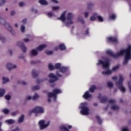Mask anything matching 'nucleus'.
I'll return each instance as SVG.
<instances>
[{
  "instance_id": "nucleus-1",
  "label": "nucleus",
  "mask_w": 131,
  "mask_h": 131,
  "mask_svg": "<svg viewBox=\"0 0 131 131\" xmlns=\"http://www.w3.org/2000/svg\"><path fill=\"white\" fill-rule=\"evenodd\" d=\"M125 55V59L123 61L124 65L128 63V60L131 59V46H128L126 49H123L120 51V56Z\"/></svg>"
},
{
  "instance_id": "nucleus-2",
  "label": "nucleus",
  "mask_w": 131,
  "mask_h": 131,
  "mask_svg": "<svg viewBox=\"0 0 131 131\" xmlns=\"http://www.w3.org/2000/svg\"><path fill=\"white\" fill-rule=\"evenodd\" d=\"M56 75H55L53 73H50L49 74L48 76L49 78H51L49 80L50 83H54L55 81H57V80H59V78L58 77H62V74H60L59 71L56 72Z\"/></svg>"
},
{
  "instance_id": "nucleus-3",
  "label": "nucleus",
  "mask_w": 131,
  "mask_h": 131,
  "mask_svg": "<svg viewBox=\"0 0 131 131\" xmlns=\"http://www.w3.org/2000/svg\"><path fill=\"white\" fill-rule=\"evenodd\" d=\"M80 109V113L82 115H89L90 114V108L88 106V103H82L81 104Z\"/></svg>"
},
{
  "instance_id": "nucleus-4",
  "label": "nucleus",
  "mask_w": 131,
  "mask_h": 131,
  "mask_svg": "<svg viewBox=\"0 0 131 131\" xmlns=\"http://www.w3.org/2000/svg\"><path fill=\"white\" fill-rule=\"evenodd\" d=\"M123 76L122 75H119V80L116 82V85L120 90L121 92L124 93L126 91L125 88L123 87Z\"/></svg>"
},
{
  "instance_id": "nucleus-5",
  "label": "nucleus",
  "mask_w": 131,
  "mask_h": 131,
  "mask_svg": "<svg viewBox=\"0 0 131 131\" xmlns=\"http://www.w3.org/2000/svg\"><path fill=\"white\" fill-rule=\"evenodd\" d=\"M0 24L2 25H4L6 29H8L10 32L12 33V34H14V31L13 30L12 27L10 26L9 23L6 22V20H5V19L2 18L1 17H0Z\"/></svg>"
},
{
  "instance_id": "nucleus-6",
  "label": "nucleus",
  "mask_w": 131,
  "mask_h": 131,
  "mask_svg": "<svg viewBox=\"0 0 131 131\" xmlns=\"http://www.w3.org/2000/svg\"><path fill=\"white\" fill-rule=\"evenodd\" d=\"M97 65H102L103 69H109L110 62L108 58L106 59L105 61L100 59L98 60V63H97Z\"/></svg>"
},
{
  "instance_id": "nucleus-7",
  "label": "nucleus",
  "mask_w": 131,
  "mask_h": 131,
  "mask_svg": "<svg viewBox=\"0 0 131 131\" xmlns=\"http://www.w3.org/2000/svg\"><path fill=\"white\" fill-rule=\"evenodd\" d=\"M43 108L40 106H36L32 111L29 112V115H31L32 113H44Z\"/></svg>"
},
{
  "instance_id": "nucleus-8",
  "label": "nucleus",
  "mask_w": 131,
  "mask_h": 131,
  "mask_svg": "<svg viewBox=\"0 0 131 131\" xmlns=\"http://www.w3.org/2000/svg\"><path fill=\"white\" fill-rule=\"evenodd\" d=\"M73 14L71 13H69L67 16V20L70 22H66L65 23L66 26H69V24H73Z\"/></svg>"
},
{
  "instance_id": "nucleus-9",
  "label": "nucleus",
  "mask_w": 131,
  "mask_h": 131,
  "mask_svg": "<svg viewBox=\"0 0 131 131\" xmlns=\"http://www.w3.org/2000/svg\"><path fill=\"white\" fill-rule=\"evenodd\" d=\"M106 54L108 56H111V57H113V58H118V57H120V51L116 54H114L112 51L110 50H107L105 51Z\"/></svg>"
},
{
  "instance_id": "nucleus-10",
  "label": "nucleus",
  "mask_w": 131,
  "mask_h": 131,
  "mask_svg": "<svg viewBox=\"0 0 131 131\" xmlns=\"http://www.w3.org/2000/svg\"><path fill=\"white\" fill-rule=\"evenodd\" d=\"M38 124L39 125L40 129H43V128H46V127L50 125V121H48L46 124V122L45 121V120H40L38 122Z\"/></svg>"
},
{
  "instance_id": "nucleus-11",
  "label": "nucleus",
  "mask_w": 131,
  "mask_h": 131,
  "mask_svg": "<svg viewBox=\"0 0 131 131\" xmlns=\"http://www.w3.org/2000/svg\"><path fill=\"white\" fill-rule=\"evenodd\" d=\"M106 42L108 43L113 42L114 43H118V39L116 37L110 36L106 38Z\"/></svg>"
},
{
  "instance_id": "nucleus-12",
  "label": "nucleus",
  "mask_w": 131,
  "mask_h": 131,
  "mask_svg": "<svg viewBox=\"0 0 131 131\" xmlns=\"http://www.w3.org/2000/svg\"><path fill=\"white\" fill-rule=\"evenodd\" d=\"M66 11H64L62 14L61 15L60 17L57 18V20H60L62 22H65L66 21Z\"/></svg>"
},
{
  "instance_id": "nucleus-13",
  "label": "nucleus",
  "mask_w": 131,
  "mask_h": 131,
  "mask_svg": "<svg viewBox=\"0 0 131 131\" xmlns=\"http://www.w3.org/2000/svg\"><path fill=\"white\" fill-rule=\"evenodd\" d=\"M17 45L21 49L23 53H26V47L24 45V43L21 42H18Z\"/></svg>"
},
{
  "instance_id": "nucleus-14",
  "label": "nucleus",
  "mask_w": 131,
  "mask_h": 131,
  "mask_svg": "<svg viewBox=\"0 0 131 131\" xmlns=\"http://www.w3.org/2000/svg\"><path fill=\"white\" fill-rule=\"evenodd\" d=\"M82 98H83L84 100H88V99L92 98V95L90 94V92H89V91H86L84 93V95L82 96Z\"/></svg>"
},
{
  "instance_id": "nucleus-15",
  "label": "nucleus",
  "mask_w": 131,
  "mask_h": 131,
  "mask_svg": "<svg viewBox=\"0 0 131 131\" xmlns=\"http://www.w3.org/2000/svg\"><path fill=\"white\" fill-rule=\"evenodd\" d=\"M6 67L9 71H11V70H13V69L16 68V65L12 64L11 63H8L6 65Z\"/></svg>"
},
{
  "instance_id": "nucleus-16",
  "label": "nucleus",
  "mask_w": 131,
  "mask_h": 131,
  "mask_svg": "<svg viewBox=\"0 0 131 131\" xmlns=\"http://www.w3.org/2000/svg\"><path fill=\"white\" fill-rule=\"evenodd\" d=\"M47 47V45L46 44H42L40 45H39L38 47L36 48V51H38L39 52H41L45 48Z\"/></svg>"
},
{
  "instance_id": "nucleus-17",
  "label": "nucleus",
  "mask_w": 131,
  "mask_h": 131,
  "mask_svg": "<svg viewBox=\"0 0 131 131\" xmlns=\"http://www.w3.org/2000/svg\"><path fill=\"white\" fill-rule=\"evenodd\" d=\"M52 97H54V101L56 102V101H57V95H55V93L54 92L48 93V98H52Z\"/></svg>"
},
{
  "instance_id": "nucleus-18",
  "label": "nucleus",
  "mask_w": 131,
  "mask_h": 131,
  "mask_svg": "<svg viewBox=\"0 0 131 131\" xmlns=\"http://www.w3.org/2000/svg\"><path fill=\"white\" fill-rule=\"evenodd\" d=\"M98 99L100 100L101 103H106V101H107V97H102L101 94L99 95Z\"/></svg>"
},
{
  "instance_id": "nucleus-19",
  "label": "nucleus",
  "mask_w": 131,
  "mask_h": 131,
  "mask_svg": "<svg viewBox=\"0 0 131 131\" xmlns=\"http://www.w3.org/2000/svg\"><path fill=\"white\" fill-rule=\"evenodd\" d=\"M113 73V71L112 70H107L106 72L105 71H102V74L103 75H109V74H112V73Z\"/></svg>"
},
{
  "instance_id": "nucleus-20",
  "label": "nucleus",
  "mask_w": 131,
  "mask_h": 131,
  "mask_svg": "<svg viewBox=\"0 0 131 131\" xmlns=\"http://www.w3.org/2000/svg\"><path fill=\"white\" fill-rule=\"evenodd\" d=\"M95 90H97V87L95 86V85H92L89 88V92H90V93H94Z\"/></svg>"
},
{
  "instance_id": "nucleus-21",
  "label": "nucleus",
  "mask_w": 131,
  "mask_h": 131,
  "mask_svg": "<svg viewBox=\"0 0 131 131\" xmlns=\"http://www.w3.org/2000/svg\"><path fill=\"white\" fill-rule=\"evenodd\" d=\"M97 13H94L93 14V16L90 17V21H95L97 19Z\"/></svg>"
},
{
  "instance_id": "nucleus-22",
  "label": "nucleus",
  "mask_w": 131,
  "mask_h": 131,
  "mask_svg": "<svg viewBox=\"0 0 131 131\" xmlns=\"http://www.w3.org/2000/svg\"><path fill=\"white\" fill-rule=\"evenodd\" d=\"M67 70H68V68L66 67H61L59 69V71L61 73H66V72H67Z\"/></svg>"
},
{
  "instance_id": "nucleus-23",
  "label": "nucleus",
  "mask_w": 131,
  "mask_h": 131,
  "mask_svg": "<svg viewBox=\"0 0 131 131\" xmlns=\"http://www.w3.org/2000/svg\"><path fill=\"white\" fill-rule=\"evenodd\" d=\"M53 92L54 93L55 96H57L58 94H62V91L60 89H54Z\"/></svg>"
},
{
  "instance_id": "nucleus-24",
  "label": "nucleus",
  "mask_w": 131,
  "mask_h": 131,
  "mask_svg": "<svg viewBox=\"0 0 131 131\" xmlns=\"http://www.w3.org/2000/svg\"><path fill=\"white\" fill-rule=\"evenodd\" d=\"M32 75L33 78H36L37 76H38V74L37 73H36V71H35V70H33L32 71Z\"/></svg>"
},
{
  "instance_id": "nucleus-25",
  "label": "nucleus",
  "mask_w": 131,
  "mask_h": 131,
  "mask_svg": "<svg viewBox=\"0 0 131 131\" xmlns=\"http://www.w3.org/2000/svg\"><path fill=\"white\" fill-rule=\"evenodd\" d=\"M59 49L61 51H64V50H66V46H65V45H64L63 43L59 44Z\"/></svg>"
},
{
  "instance_id": "nucleus-26",
  "label": "nucleus",
  "mask_w": 131,
  "mask_h": 131,
  "mask_svg": "<svg viewBox=\"0 0 131 131\" xmlns=\"http://www.w3.org/2000/svg\"><path fill=\"white\" fill-rule=\"evenodd\" d=\"M96 119H97V121L99 124H102V123H103V120L101 119V118L99 116H96Z\"/></svg>"
},
{
  "instance_id": "nucleus-27",
  "label": "nucleus",
  "mask_w": 131,
  "mask_h": 131,
  "mask_svg": "<svg viewBox=\"0 0 131 131\" xmlns=\"http://www.w3.org/2000/svg\"><path fill=\"white\" fill-rule=\"evenodd\" d=\"M38 3L40 4V5H43L44 6L48 5V2H47L46 0H39Z\"/></svg>"
},
{
  "instance_id": "nucleus-28",
  "label": "nucleus",
  "mask_w": 131,
  "mask_h": 131,
  "mask_svg": "<svg viewBox=\"0 0 131 131\" xmlns=\"http://www.w3.org/2000/svg\"><path fill=\"white\" fill-rule=\"evenodd\" d=\"M24 115H21V116L19 117V119H18V123H21L22 122H23L24 120Z\"/></svg>"
},
{
  "instance_id": "nucleus-29",
  "label": "nucleus",
  "mask_w": 131,
  "mask_h": 131,
  "mask_svg": "<svg viewBox=\"0 0 131 131\" xmlns=\"http://www.w3.org/2000/svg\"><path fill=\"white\" fill-rule=\"evenodd\" d=\"M6 122L8 123V124H13V123H15V120L13 119L6 120Z\"/></svg>"
},
{
  "instance_id": "nucleus-30",
  "label": "nucleus",
  "mask_w": 131,
  "mask_h": 131,
  "mask_svg": "<svg viewBox=\"0 0 131 131\" xmlns=\"http://www.w3.org/2000/svg\"><path fill=\"white\" fill-rule=\"evenodd\" d=\"M37 54H38V52L35 49L32 50L31 54L32 56H37Z\"/></svg>"
},
{
  "instance_id": "nucleus-31",
  "label": "nucleus",
  "mask_w": 131,
  "mask_h": 131,
  "mask_svg": "<svg viewBox=\"0 0 131 131\" xmlns=\"http://www.w3.org/2000/svg\"><path fill=\"white\" fill-rule=\"evenodd\" d=\"M39 98V96H38V94L35 93L34 95L32 97V100H33V101H34L37 99H38Z\"/></svg>"
},
{
  "instance_id": "nucleus-32",
  "label": "nucleus",
  "mask_w": 131,
  "mask_h": 131,
  "mask_svg": "<svg viewBox=\"0 0 131 131\" xmlns=\"http://www.w3.org/2000/svg\"><path fill=\"white\" fill-rule=\"evenodd\" d=\"M61 63H57L55 64L54 69H59L61 68Z\"/></svg>"
},
{
  "instance_id": "nucleus-33",
  "label": "nucleus",
  "mask_w": 131,
  "mask_h": 131,
  "mask_svg": "<svg viewBox=\"0 0 131 131\" xmlns=\"http://www.w3.org/2000/svg\"><path fill=\"white\" fill-rule=\"evenodd\" d=\"M5 92V89H0V97H4Z\"/></svg>"
},
{
  "instance_id": "nucleus-34",
  "label": "nucleus",
  "mask_w": 131,
  "mask_h": 131,
  "mask_svg": "<svg viewBox=\"0 0 131 131\" xmlns=\"http://www.w3.org/2000/svg\"><path fill=\"white\" fill-rule=\"evenodd\" d=\"M3 83H6V82H9V81H10V80L9 79V78L3 77Z\"/></svg>"
},
{
  "instance_id": "nucleus-35",
  "label": "nucleus",
  "mask_w": 131,
  "mask_h": 131,
  "mask_svg": "<svg viewBox=\"0 0 131 131\" xmlns=\"http://www.w3.org/2000/svg\"><path fill=\"white\" fill-rule=\"evenodd\" d=\"M48 68L49 70H54L55 69V67H54L52 63H49L48 64Z\"/></svg>"
},
{
  "instance_id": "nucleus-36",
  "label": "nucleus",
  "mask_w": 131,
  "mask_h": 131,
  "mask_svg": "<svg viewBox=\"0 0 131 131\" xmlns=\"http://www.w3.org/2000/svg\"><path fill=\"white\" fill-rule=\"evenodd\" d=\"M97 18L99 22H103V21H104L103 17H102V16H101V15H98V14H97Z\"/></svg>"
},
{
  "instance_id": "nucleus-37",
  "label": "nucleus",
  "mask_w": 131,
  "mask_h": 131,
  "mask_svg": "<svg viewBox=\"0 0 131 131\" xmlns=\"http://www.w3.org/2000/svg\"><path fill=\"white\" fill-rule=\"evenodd\" d=\"M45 54H46V55H52V54L54 53L53 52V51H49V50H46L45 52Z\"/></svg>"
},
{
  "instance_id": "nucleus-38",
  "label": "nucleus",
  "mask_w": 131,
  "mask_h": 131,
  "mask_svg": "<svg viewBox=\"0 0 131 131\" xmlns=\"http://www.w3.org/2000/svg\"><path fill=\"white\" fill-rule=\"evenodd\" d=\"M40 87L39 85H35L32 87V91H37V90H39Z\"/></svg>"
},
{
  "instance_id": "nucleus-39",
  "label": "nucleus",
  "mask_w": 131,
  "mask_h": 131,
  "mask_svg": "<svg viewBox=\"0 0 131 131\" xmlns=\"http://www.w3.org/2000/svg\"><path fill=\"white\" fill-rule=\"evenodd\" d=\"M60 129L62 131H70L66 126H60Z\"/></svg>"
},
{
  "instance_id": "nucleus-40",
  "label": "nucleus",
  "mask_w": 131,
  "mask_h": 131,
  "mask_svg": "<svg viewBox=\"0 0 131 131\" xmlns=\"http://www.w3.org/2000/svg\"><path fill=\"white\" fill-rule=\"evenodd\" d=\"M18 84H22V85H26L27 83L25 81H18Z\"/></svg>"
},
{
  "instance_id": "nucleus-41",
  "label": "nucleus",
  "mask_w": 131,
  "mask_h": 131,
  "mask_svg": "<svg viewBox=\"0 0 131 131\" xmlns=\"http://www.w3.org/2000/svg\"><path fill=\"white\" fill-rule=\"evenodd\" d=\"M113 110H118L119 109V106L117 105H113L111 107Z\"/></svg>"
},
{
  "instance_id": "nucleus-42",
  "label": "nucleus",
  "mask_w": 131,
  "mask_h": 131,
  "mask_svg": "<svg viewBox=\"0 0 131 131\" xmlns=\"http://www.w3.org/2000/svg\"><path fill=\"white\" fill-rule=\"evenodd\" d=\"M110 19L112 20H115L116 19V15L115 14H112L110 16Z\"/></svg>"
},
{
  "instance_id": "nucleus-43",
  "label": "nucleus",
  "mask_w": 131,
  "mask_h": 131,
  "mask_svg": "<svg viewBox=\"0 0 131 131\" xmlns=\"http://www.w3.org/2000/svg\"><path fill=\"white\" fill-rule=\"evenodd\" d=\"M6 4V0H0V7L4 6Z\"/></svg>"
},
{
  "instance_id": "nucleus-44",
  "label": "nucleus",
  "mask_w": 131,
  "mask_h": 131,
  "mask_svg": "<svg viewBox=\"0 0 131 131\" xmlns=\"http://www.w3.org/2000/svg\"><path fill=\"white\" fill-rule=\"evenodd\" d=\"M2 111H3V112L4 113V114H8L9 113V112H10L9 110H8L7 108H5Z\"/></svg>"
},
{
  "instance_id": "nucleus-45",
  "label": "nucleus",
  "mask_w": 131,
  "mask_h": 131,
  "mask_svg": "<svg viewBox=\"0 0 131 131\" xmlns=\"http://www.w3.org/2000/svg\"><path fill=\"white\" fill-rule=\"evenodd\" d=\"M119 69V66L117 65L115 67L113 68V71H116V70H118Z\"/></svg>"
},
{
  "instance_id": "nucleus-46",
  "label": "nucleus",
  "mask_w": 131,
  "mask_h": 131,
  "mask_svg": "<svg viewBox=\"0 0 131 131\" xmlns=\"http://www.w3.org/2000/svg\"><path fill=\"white\" fill-rule=\"evenodd\" d=\"M18 113H19V111H16L15 112H12L11 113V115H12V116H15V115H17V114H18Z\"/></svg>"
},
{
  "instance_id": "nucleus-47",
  "label": "nucleus",
  "mask_w": 131,
  "mask_h": 131,
  "mask_svg": "<svg viewBox=\"0 0 131 131\" xmlns=\"http://www.w3.org/2000/svg\"><path fill=\"white\" fill-rule=\"evenodd\" d=\"M0 40H2V42H5V41H6V38L2 36V35L0 34Z\"/></svg>"
},
{
  "instance_id": "nucleus-48",
  "label": "nucleus",
  "mask_w": 131,
  "mask_h": 131,
  "mask_svg": "<svg viewBox=\"0 0 131 131\" xmlns=\"http://www.w3.org/2000/svg\"><path fill=\"white\" fill-rule=\"evenodd\" d=\"M20 31L21 32H24L25 31V26L22 25L20 27Z\"/></svg>"
},
{
  "instance_id": "nucleus-49",
  "label": "nucleus",
  "mask_w": 131,
  "mask_h": 131,
  "mask_svg": "<svg viewBox=\"0 0 131 131\" xmlns=\"http://www.w3.org/2000/svg\"><path fill=\"white\" fill-rule=\"evenodd\" d=\"M107 86L108 88H113V83H112L111 82H108L107 83Z\"/></svg>"
},
{
  "instance_id": "nucleus-50",
  "label": "nucleus",
  "mask_w": 131,
  "mask_h": 131,
  "mask_svg": "<svg viewBox=\"0 0 131 131\" xmlns=\"http://www.w3.org/2000/svg\"><path fill=\"white\" fill-rule=\"evenodd\" d=\"M93 6H94V4L89 3L87 6V8H88V9H91V8H92L93 7Z\"/></svg>"
},
{
  "instance_id": "nucleus-51",
  "label": "nucleus",
  "mask_w": 131,
  "mask_h": 131,
  "mask_svg": "<svg viewBox=\"0 0 131 131\" xmlns=\"http://www.w3.org/2000/svg\"><path fill=\"white\" fill-rule=\"evenodd\" d=\"M108 102H109V103H110L111 104H115V103H116V101H115V100H114V99H111V100H110L109 101H108Z\"/></svg>"
},
{
  "instance_id": "nucleus-52",
  "label": "nucleus",
  "mask_w": 131,
  "mask_h": 131,
  "mask_svg": "<svg viewBox=\"0 0 131 131\" xmlns=\"http://www.w3.org/2000/svg\"><path fill=\"white\" fill-rule=\"evenodd\" d=\"M5 99L7 100V101H9V100H11V96L9 95H5Z\"/></svg>"
},
{
  "instance_id": "nucleus-53",
  "label": "nucleus",
  "mask_w": 131,
  "mask_h": 131,
  "mask_svg": "<svg viewBox=\"0 0 131 131\" xmlns=\"http://www.w3.org/2000/svg\"><path fill=\"white\" fill-rule=\"evenodd\" d=\"M59 7L58 6H53L52 7L53 11H56V10H59Z\"/></svg>"
},
{
  "instance_id": "nucleus-54",
  "label": "nucleus",
  "mask_w": 131,
  "mask_h": 131,
  "mask_svg": "<svg viewBox=\"0 0 131 131\" xmlns=\"http://www.w3.org/2000/svg\"><path fill=\"white\" fill-rule=\"evenodd\" d=\"M128 86L129 91L131 93V81L128 82Z\"/></svg>"
},
{
  "instance_id": "nucleus-55",
  "label": "nucleus",
  "mask_w": 131,
  "mask_h": 131,
  "mask_svg": "<svg viewBox=\"0 0 131 131\" xmlns=\"http://www.w3.org/2000/svg\"><path fill=\"white\" fill-rule=\"evenodd\" d=\"M47 15L48 16V17L51 18V17H53V13H52V12H48L47 13Z\"/></svg>"
},
{
  "instance_id": "nucleus-56",
  "label": "nucleus",
  "mask_w": 131,
  "mask_h": 131,
  "mask_svg": "<svg viewBox=\"0 0 131 131\" xmlns=\"http://www.w3.org/2000/svg\"><path fill=\"white\" fill-rule=\"evenodd\" d=\"M27 22V19L26 18H24L22 21H21V23H23V24H26Z\"/></svg>"
},
{
  "instance_id": "nucleus-57",
  "label": "nucleus",
  "mask_w": 131,
  "mask_h": 131,
  "mask_svg": "<svg viewBox=\"0 0 131 131\" xmlns=\"http://www.w3.org/2000/svg\"><path fill=\"white\" fill-rule=\"evenodd\" d=\"M84 16L85 18H88V16H89V13L88 12H86L84 13Z\"/></svg>"
},
{
  "instance_id": "nucleus-58",
  "label": "nucleus",
  "mask_w": 131,
  "mask_h": 131,
  "mask_svg": "<svg viewBox=\"0 0 131 131\" xmlns=\"http://www.w3.org/2000/svg\"><path fill=\"white\" fill-rule=\"evenodd\" d=\"M89 33H90V32H89V28H88V29L85 30V34L88 35V34H89Z\"/></svg>"
},
{
  "instance_id": "nucleus-59",
  "label": "nucleus",
  "mask_w": 131,
  "mask_h": 131,
  "mask_svg": "<svg viewBox=\"0 0 131 131\" xmlns=\"http://www.w3.org/2000/svg\"><path fill=\"white\" fill-rule=\"evenodd\" d=\"M31 12H35V13L36 14L37 13V10H34V8H32L31 9Z\"/></svg>"
},
{
  "instance_id": "nucleus-60",
  "label": "nucleus",
  "mask_w": 131,
  "mask_h": 131,
  "mask_svg": "<svg viewBox=\"0 0 131 131\" xmlns=\"http://www.w3.org/2000/svg\"><path fill=\"white\" fill-rule=\"evenodd\" d=\"M24 5V3H23V2H19V7H23Z\"/></svg>"
},
{
  "instance_id": "nucleus-61",
  "label": "nucleus",
  "mask_w": 131,
  "mask_h": 131,
  "mask_svg": "<svg viewBox=\"0 0 131 131\" xmlns=\"http://www.w3.org/2000/svg\"><path fill=\"white\" fill-rule=\"evenodd\" d=\"M29 41V39H28V38H24V41L25 42H28Z\"/></svg>"
},
{
  "instance_id": "nucleus-62",
  "label": "nucleus",
  "mask_w": 131,
  "mask_h": 131,
  "mask_svg": "<svg viewBox=\"0 0 131 131\" xmlns=\"http://www.w3.org/2000/svg\"><path fill=\"white\" fill-rule=\"evenodd\" d=\"M31 99H32V97H31V96H29L26 97L27 100H31Z\"/></svg>"
},
{
  "instance_id": "nucleus-63",
  "label": "nucleus",
  "mask_w": 131,
  "mask_h": 131,
  "mask_svg": "<svg viewBox=\"0 0 131 131\" xmlns=\"http://www.w3.org/2000/svg\"><path fill=\"white\" fill-rule=\"evenodd\" d=\"M122 131H129L127 128H123Z\"/></svg>"
},
{
  "instance_id": "nucleus-64",
  "label": "nucleus",
  "mask_w": 131,
  "mask_h": 131,
  "mask_svg": "<svg viewBox=\"0 0 131 131\" xmlns=\"http://www.w3.org/2000/svg\"><path fill=\"white\" fill-rule=\"evenodd\" d=\"M127 2L129 7L131 8V4H130L131 0H127Z\"/></svg>"
}]
</instances>
